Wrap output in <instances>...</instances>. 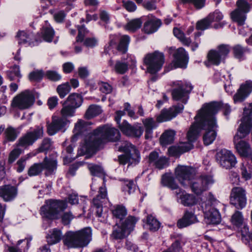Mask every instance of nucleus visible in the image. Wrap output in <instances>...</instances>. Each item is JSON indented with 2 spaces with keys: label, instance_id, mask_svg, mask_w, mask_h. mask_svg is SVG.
Returning a JSON list of instances; mask_svg holds the SVG:
<instances>
[{
  "label": "nucleus",
  "instance_id": "ddd939ff",
  "mask_svg": "<svg viewBox=\"0 0 252 252\" xmlns=\"http://www.w3.org/2000/svg\"><path fill=\"white\" fill-rule=\"evenodd\" d=\"M173 86L175 87L172 91L173 99L177 101L181 100L186 104L189 98V94L192 89L190 84L177 81L173 83Z\"/></svg>",
  "mask_w": 252,
  "mask_h": 252
},
{
  "label": "nucleus",
  "instance_id": "bb28decb",
  "mask_svg": "<svg viewBox=\"0 0 252 252\" xmlns=\"http://www.w3.org/2000/svg\"><path fill=\"white\" fill-rule=\"evenodd\" d=\"M18 43L26 46L34 45V42L39 40L30 31H21L17 34Z\"/></svg>",
  "mask_w": 252,
  "mask_h": 252
},
{
  "label": "nucleus",
  "instance_id": "dca6fc26",
  "mask_svg": "<svg viewBox=\"0 0 252 252\" xmlns=\"http://www.w3.org/2000/svg\"><path fill=\"white\" fill-rule=\"evenodd\" d=\"M213 183L214 180L211 176L204 175L195 179L193 178L189 185L194 193L200 194Z\"/></svg>",
  "mask_w": 252,
  "mask_h": 252
},
{
  "label": "nucleus",
  "instance_id": "7c9ffc66",
  "mask_svg": "<svg viewBox=\"0 0 252 252\" xmlns=\"http://www.w3.org/2000/svg\"><path fill=\"white\" fill-rule=\"evenodd\" d=\"M63 237L60 229L54 228L49 232L46 238L48 243L50 245H53L59 242Z\"/></svg>",
  "mask_w": 252,
  "mask_h": 252
},
{
  "label": "nucleus",
  "instance_id": "6e6552de",
  "mask_svg": "<svg viewBox=\"0 0 252 252\" xmlns=\"http://www.w3.org/2000/svg\"><path fill=\"white\" fill-rule=\"evenodd\" d=\"M215 202L214 197L209 193L207 200L201 204L205 221L208 224H217L220 221V215L219 211L213 206Z\"/></svg>",
  "mask_w": 252,
  "mask_h": 252
},
{
  "label": "nucleus",
  "instance_id": "4468645a",
  "mask_svg": "<svg viewBox=\"0 0 252 252\" xmlns=\"http://www.w3.org/2000/svg\"><path fill=\"white\" fill-rule=\"evenodd\" d=\"M230 51V48L228 45H221L219 46L217 50H210L207 55L208 64L218 65L223 62L228 55Z\"/></svg>",
  "mask_w": 252,
  "mask_h": 252
},
{
  "label": "nucleus",
  "instance_id": "37998d69",
  "mask_svg": "<svg viewBox=\"0 0 252 252\" xmlns=\"http://www.w3.org/2000/svg\"><path fill=\"white\" fill-rule=\"evenodd\" d=\"M252 113V103L250 104L248 108H245L244 109V116L241 120V123H243L244 119L248 118V120H246L244 127L250 126L252 129V117H250V115Z\"/></svg>",
  "mask_w": 252,
  "mask_h": 252
},
{
  "label": "nucleus",
  "instance_id": "0eeeda50",
  "mask_svg": "<svg viewBox=\"0 0 252 252\" xmlns=\"http://www.w3.org/2000/svg\"><path fill=\"white\" fill-rule=\"evenodd\" d=\"M67 204L63 201L48 200L45 202L40 210V214L44 219H55L59 214L67 208Z\"/></svg>",
  "mask_w": 252,
  "mask_h": 252
},
{
  "label": "nucleus",
  "instance_id": "ea45409f",
  "mask_svg": "<svg viewBox=\"0 0 252 252\" xmlns=\"http://www.w3.org/2000/svg\"><path fill=\"white\" fill-rule=\"evenodd\" d=\"M161 183L173 190L179 189L178 185L175 183L174 179L171 176L165 174L162 177Z\"/></svg>",
  "mask_w": 252,
  "mask_h": 252
},
{
  "label": "nucleus",
  "instance_id": "680f3d73",
  "mask_svg": "<svg viewBox=\"0 0 252 252\" xmlns=\"http://www.w3.org/2000/svg\"><path fill=\"white\" fill-rule=\"evenodd\" d=\"M45 76L49 79L54 81H57L60 80L62 76L57 72L53 70H48L45 73Z\"/></svg>",
  "mask_w": 252,
  "mask_h": 252
},
{
  "label": "nucleus",
  "instance_id": "a211bd4d",
  "mask_svg": "<svg viewBox=\"0 0 252 252\" xmlns=\"http://www.w3.org/2000/svg\"><path fill=\"white\" fill-rule=\"evenodd\" d=\"M216 158L220 166L225 169H230L234 167L237 163L235 156L231 151L225 149L218 152Z\"/></svg>",
  "mask_w": 252,
  "mask_h": 252
},
{
  "label": "nucleus",
  "instance_id": "1a4fd4ad",
  "mask_svg": "<svg viewBox=\"0 0 252 252\" xmlns=\"http://www.w3.org/2000/svg\"><path fill=\"white\" fill-rule=\"evenodd\" d=\"M126 114L124 111H117L115 120L118 125L119 127L123 133L129 136L140 137L143 134V129L138 125L131 126L126 121H124L121 123V117Z\"/></svg>",
  "mask_w": 252,
  "mask_h": 252
},
{
  "label": "nucleus",
  "instance_id": "aec40b11",
  "mask_svg": "<svg viewBox=\"0 0 252 252\" xmlns=\"http://www.w3.org/2000/svg\"><path fill=\"white\" fill-rule=\"evenodd\" d=\"M174 193L177 202L185 206H192L198 202L197 199L193 194L188 193L181 189L174 190Z\"/></svg>",
  "mask_w": 252,
  "mask_h": 252
},
{
  "label": "nucleus",
  "instance_id": "f8f14e48",
  "mask_svg": "<svg viewBox=\"0 0 252 252\" xmlns=\"http://www.w3.org/2000/svg\"><path fill=\"white\" fill-rule=\"evenodd\" d=\"M57 168V161L54 159H48L45 157L42 162L35 163L28 169V174L30 176H34L40 174L43 169L46 170L45 174L48 175L52 173Z\"/></svg>",
  "mask_w": 252,
  "mask_h": 252
},
{
  "label": "nucleus",
  "instance_id": "a18cd8bd",
  "mask_svg": "<svg viewBox=\"0 0 252 252\" xmlns=\"http://www.w3.org/2000/svg\"><path fill=\"white\" fill-rule=\"evenodd\" d=\"M101 112V109L100 107L96 105H91L89 106L85 113V117L87 119H91Z\"/></svg>",
  "mask_w": 252,
  "mask_h": 252
},
{
  "label": "nucleus",
  "instance_id": "f704fd0d",
  "mask_svg": "<svg viewBox=\"0 0 252 252\" xmlns=\"http://www.w3.org/2000/svg\"><path fill=\"white\" fill-rule=\"evenodd\" d=\"M117 227L114 228L112 237L115 239H122L127 237L129 234L124 228L120 224H116Z\"/></svg>",
  "mask_w": 252,
  "mask_h": 252
},
{
  "label": "nucleus",
  "instance_id": "9d476101",
  "mask_svg": "<svg viewBox=\"0 0 252 252\" xmlns=\"http://www.w3.org/2000/svg\"><path fill=\"white\" fill-rule=\"evenodd\" d=\"M144 64L147 66V72L155 74L159 71L164 63V55L162 53L155 52L147 54L144 59Z\"/></svg>",
  "mask_w": 252,
  "mask_h": 252
},
{
  "label": "nucleus",
  "instance_id": "c85d7f7f",
  "mask_svg": "<svg viewBox=\"0 0 252 252\" xmlns=\"http://www.w3.org/2000/svg\"><path fill=\"white\" fill-rule=\"evenodd\" d=\"M113 218L117 224L121 222L127 214L126 208L123 205L114 206L111 210Z\"/></svg>",
  "mask_w": 252,
  "mask_h": 252
},
{
  "label": "nucleus",
  "instance_id": "2eb2a0df",
  "mask_svg": "<svg viewBox=\"0 0 252 252\" xmlns=\"http://www.w3.org/2000/svg\"><path fill=\"white\" fill-rule=\"evenodd\" d=\"M195 175L193 168L184 165H179L175 169V176L184 187L188 186Z\"/></svg>",
  "mask_w": 252,
  "mask_h": 252
},
{
  "label": "nucleus",
  "instance_id": "79ce46f5",
  "mask_svg": "<svg viewBox=\"0 0 252 252\" xmlns=\"http://www.w3.org/2000/svg\"><path fill=\"white\" fill-rule=\"evenodd\" d=\"M142 22L140 18H136L129 21L125 26V29L130 32H134L140 28Z\"/></svg>",
  "mask_w": 252,
  "mask_h": 252
},
{
  "label": "nucleus",
  "instance_id": "9b49d317",
  "mask_svg": "<svg viewBox=\"0 0 252 252\" xmlns=\"http://www.w3.org/2000/svg\"><path fill=\"white\" fill-rule=\"evenodd\" d=\"M35 101L33 93L29 90H26L15 96L12 99L11 106L20 110L28 109Z\"/></svg>",
  "mask_w": 252,
  "mask_h": 252
},
{
  "label": "nucleus",
  "instance_id": "3c124183",
  "mask_svg": "<svg viewBox=\"0 0 252 252\" xmlns=\"http://www.w3.org/2000/svg\"><path fill=\"white\" fill-rule=\"evenodd\" d=\"M5 136L7 141H13L16 139L17 134L14 128L12 127H8L5 131Z\"/></svg>",
  "mask_w": 252,
  "mask_h": 252
},
{
  "label": "nucleus",
  "instance_id": "f03ea898",
  "mask_svg": "<svg viewBox=\"0 0 252 252\" xmlns=\"http://www.w3.org/2000/svg\"><path fill=\"white\" fill-rule=\"evenodd\" d=\"M120 137L119 130L111 126H99L86 137L83 147L84 152H94L101 144L108 141H117Z\"/></svg>",
  "mask_w": 252,
  "mask_h": 252
},
{
  "label": "nucleus",
  "instance_id": "39448f33",
  "mask_svg": "<svg viewBox=\"0 0 252 252\" xmlns=\"http://www.w3.org/2000/svg\"><path fill=\"white\" fill-rule=\"evenodd\" d=\"M116 147L125 154L119 156V161L121 164L135 165L140 161V154L136 148L127 141H119Z\"/></svg>",
  "mask_w": 252,
  "mask_h": 252
},
{
  "label": "nucleus",
  "instance_id": "0e129e2a",
  "mask_svg": "<svg viewBox=\"0 0 252 252\" xmlns=\"http://www.w3.org/2000/svg\"><path fill=\"white\" fill-rule=\"evenodd\" d=\"M99 90L103 93L109 94L112 92V88L110 85L106 82H100L98 83Z\"/></svg>",
  "mask_w": 252,
  "mask_h": 252
},
{
  "label": "nucleus",
  "instance_id": "423d86ee",
  "mask_svg": "<svg viewBox=\"0 0 252 252\" xmlns=\"http://www.w3.org/2000/svg\"><path fill=\"white\" fill-rule=\"evenodd\" d=\"M248 119H244L243 123L240 125L238 131L234 137L235 148L239 154L243 157H248L252 153L250 144L245 141L240 140L248 135L251 129L250 126L244 127L246 120H248Z\"/></svg>",
  "mask_w": 252,
  "mask_h": 252
},
{
  "label": "nucleus",
  "instance_id": "72a5a7b5",
  "mask_svg": "<svg viewBox=\"0 0 252 252\" xmlns=\"http://www.w3.org/2000/svg\"><path fill=\"white\" fill-rule=\"evenodd\" d=\"M160 25L159 20L148 21L144 24V31L147 33H152L158 30Z\"/></svg>",
  "mask_w": 252,
  "mask_h": 252
},
{
  "label": "nucleus",
  "instance_id": "6ab92c4d",
  "mask_svg": "<svg viewBox=\"0 0 252 252\" xmlns=\"http://www.w3.org/2000/svg\"><path fill=\"white\" fill-rule=\"evenodd\" d=\"M230 203L237 208L242 209L247 203L246 192L242 187L233 188L230 197Z\"/></svg>",
  "mask_w": 252,
  "mask_h": 252
},
{
  "label": "nucleus",
  "instance_id": "5701e85b",
  "mask_svg": "<svg viewBox=\"0 0 252 252\" xmlns=\"http://www.w3.org/2000/svg\"><path fill=\"white\" fill-rule=\"evenodd\" d=\"M184 109V106L181 105L179 106H173L169 109H163L158 116L157 120L158 122H163L170 121L175 117L177 115L181 112Z\"/></svg>",
  "mask_w": 252,
  "mask_h": 252
},
{
  "label": "nucleus",
  "instance_id": "4c0bfd02",
  "mask_svg": "<svg viewBox=\"0 0 252 252\" xmlns=\"http://www.w3.org/2000/svg\"><path fill=\"white\" fill-rule=\"evenodd\" d=\"M42 38L43 40L50 42L52 41L55 35V32L53 28L49 25H46L43 27L41 32Z\"/></svg>",
  "mask_w": 252,
  "mask_h": 252
},
{
  "label": "nucleus",
  "instance_id": "b1692460",
  "mask_svg": "<svg viewBox=\"0 0 252 252\" xmlns=\"http://www.w3.org/2000/svg\"><path fill=\"white\" fill-rule=\"evenodd\" d=\"M252 91V82L246 81L242 84L237 93L233 96L235 103L241 102L244 101Z\"/></svg>",
  "mask_w": 252,
  "mask_h": 252
},
{
  "label": "nucleus",
  "instance_id": "603ef678",
  "mask_svg": "<svg viewBox=\"0 0 252 252\" xmlns=\"http://www.w3.org/2000/svg\"><path fill=\"white\" fill-rule=\"evenodd\" d=\"M115 69L116 72L124 74L128 70V64L126 63L118 61L115 64Z\"/></svg>",
  "mask_w": 252,
  "mask_h": 252
},
{
  "label": "nucleus",
  "instance_id": "13d9d810",
  "mask_svg": "<svg viewBox=\"0 0 252 252\" xmlns=\"http://www.w3.org/2000/svg\"><path fill=\"white\" fill-rule=\"evenodd\" d=\"M168 165L167 158L164 156L160 157L154 166L159 169H161L167 167Z\"/></svg>",
  "mask_w": 252,
  "mask_h": 252
},
{
  "label": "nucleus",
  "instance_id": "58836bf2",
  "mask_svg": "<svg viewBox=\"0 0 252 252\" xmlns=\"http://www.w3.org/2000/svg\"><path fill=\"white\" fill-rule=\"evenodd\" d=\"M146 225L150 230L155 232L159 228L160 223L152 215H148L147 217Z\"/></svg>",
  "mask_w": 252,
  "mask_h": 252
},
{
  "label": "nucleus",
  "instance_id": "e433bc0d",
  "mask_svg": "<svg viewBox=\"0 0 252 252\" xmlns=\"http://www.w3.org/2000/svg\"><path fill=\"white\" fill-rule=\"evenodd\" d=\"M175 132L172 130L165 131L160 138V142L161 145L165 146L172 143L174 139Z\"/></svg>",
  "mask_w": 252,
  "mask_h": 252
},
{
  "label": "nucleus",
  "instance_id": "49530a36",
  "mask_svg": "<svg viewBox=\"0 0 252 252\" xmlns=\"http://www.w3.org/2000/svg\"><path fill=\"white\" fill-rule=\"evenodd\" d=\"M173 33L184 45H189L191 43L190 39L186 37L184 32L178 28H174L173 29Z\"/></svg>",
  "mask_w": 252,
  "mask_h": 252
},
{
  "label": "nucleus",
  "instance_id": "774afa93",
  "mask_svg": "<svg viewBox=\"0 0 252 252\" xmlns=\"http://www.w3.org/2000/svg\"><path fill=\"white\" fill-rule=\"evenodd\" d=\"M181 250V247L180 242L176 241L172 244L170 247L162 252H180Z\"/></svg>",
  "mask_w": 252,
  "mask_h": 252
},
{
  "label": "nucleus",
  "instance_id": "412c9836",
  "mask_svg": "<svg viewBox=\"0 0 252 252\" xmlns=\"http://www.w3.org/2000/svg\"><path fill=\"white\" fill-rule=\"evenodd\" d=\"M199 131L198 128H195V125H192L191 126L187 133L188 142H181L178 145L181 154L188 152L192 148L193 145L191 143L197 139L199 134Z\"/></svg>",
  "mask_w": 252,
  "mask_h": 252
},
{
  "label": "nucleus",
  "instance_id": "de8ad7c7",
  "mask_svg": "<svg viewBox=\"0 0 252 252\" xmlns=\"http://www.w3.org/2000/svg\"><path fill=\"white\" fill-rule=\"evenodd\" d=\"M130 41V37L126 35H123L120 39V43L118 46V50L122 53H125L127 49Z\"/></svg>",
  "mask_w": 252,
  "mask_h": 252
},
{
  "label": "nucleus",
  "instance_id": "052dcab7",
  "mask_svg": "<svg viewBox=\"0 0 252 252\" xmlns=\"http://www.w3.org/2000/svg\"><path fill=\"white\" fill-rule=\"evenodd\" d=\"M107 190L105 187H101L99 188L98 194L94 199H97V202H103L107 198Z\"/></svg>",
  "mask_w": 252,
  "mask_h": 252
},
{
  "label": "nucleus",
  "instance_id": "7ed1b4c3",
  "mask_svg": "<svg viewBox=\"0 0 252 252\" xmlns=\"http://www.w3.org/2000/svg\"><path fill=\"white\" fill-rule=\"evenodd\" d=\"M43 127L38 126L35 128L27 132L24 135L20 137L16 147L9 154L8 161L9 163H13L22 154V150L20 147L27 148L32 145L36 140L43 137Z\"/></svg>",
  "mask_w": 252,
  "mask_h": 252
},
{
  "label": "nucleus",
  "instance_id": "a19ab883",
  "mask_svg": "<svg viewBox=\"0 0 252 252\" xmlns=\"http://www.w3.org/2000/svg\"><path fill=\"white\" fill-rule=\"evenodd\" d=\"M93 205L96 209V214L99 220L101 222H104L107 218V214L102 212V207L101 202H97V199H94L93 201Z\"/></svg>",
  "mask_w": 252,
  "mask_h": 252
},
{
  "label": "nucleus",
  "instance_id": "c756f323",
  "mask_svg": "<svg viewBox=\"0 0 252 252\" xmlns=\"http://www.w3.org/2000/svg\"><path fill=\"white\" fill-rule=\"evenodd\" d=\"M139 220V218L133 216H128L125 220L119 223L130 234L133 231L136 223Z\"/></svg>",
  "mask_w": 252,
  "mask_h": 252
},
{
  "label": "nucleus",
  "instance_id": "f3484780",
  "mask_svg": "<svg viewBox=\"0 0 252 252\" xmlns=\"http://www.w3.org/2000/svg\"><path fill=\"white\" fill-rule=\"evenodd\" d=\"M237 8L231 13L232 19L239 25H243L247 18L246 14L251 9V5L248 2L237 1Z\"/></svg>",
  "mask_w": 252,
  "mask_h": 252
},
{
  "label": "nucleus",
  "instance_id": "6e6d98bb",
  "mask_svg": "<svg viewBox=\"0 0 252 252\" xmlns=\"http://www.w3.org/2000/svg\"><path fill=\"white\" fill-rule=\"evenodd\" d=\"M43 75L42 70H37L31 72L29 74V77L31 81L38 82L41 80Z\"/></svg>",
  "mask_w": 252,
  "mask_h": 252
},
{
  "label": "nucleus",
  "instance_id": "473e14b6",
  "mask_svg": "<svg viewBox=\"0 0 252 252\" xmlns=\"http://www.w3.org/2000/svg\"><path fill=\"white\" fill-rule=\"evenodd\" d=\"M89 124L82 120H79L75 125L73 130L74 135L72 138L73 140L80 134L88 130Z\"/></svg>",
  "mask_w": 252,
  "mask_h": 252
},
{
  "label": "nucleus",
  "instance_id": "20e7f679",
  "mask_svg": "<svg viewBox=\"0 0 252 252\" xmlns=\"http://www.w3.org/2000/svg\"><path fill=\"white\" fill-rule=\"evenodd\" d=\"M92 230L87 227L76 231H69L63 237V245L68 249L84 247L91 240Z\"/></svg>",
  "mask_w": 252,
  "mask_h": 252
},
{
  "label": "nucleus",
  "instance_id": "a878e982",
  "mask_svg": "<svg viewBox=\"0 0 252 252\" xmlns=\"http://www.w3.org/2000/svg\"><path fill=\"white\" fill-rule=\"evenodd\" d=\"M18 190L15 187L8 185L0 187V196L5 201L13 200L17 196Z\"/></svg>",
  "mask_w": 252,
  "mask_h": 252
},
{
  "label": "nucleus",
  "instance_id": "69168bd1",
  "mask_svg": "<svg viewBox=\"0 0 252 252\" xmlns=\"http://www.w3.org/2000/svg\"><path fill=\"white\" fill-rule=\"evenodd\" d=\"M245 51V49L239 45H237L233 47L234 56L237 59H241Z\"/></svg>",
  "mask_w": 252,
  "mask_h": 252
},
{
  "label": "nucleus",
  "instance_id": "338daca9",
  "mask_svg": "<svg viewBox=\"0 0 252 252\" xmlns=\"http://www.w3.org/2000/svg\"><path fill=\"white\" fill-rule=\"evenodd\" d=\"M159 158L158 153L156 151H153L149 155L148 162L154 166Z\"/></svg>",
  "mask_w": 252,
  "mask_h": 252
},
{
  "label": "nucleus",
  "instance_id": "2f4dec72",
  "mask_svg": "<svg viewBox=\"0 0 252 252\" xmlns=\"http://www.w3.org/2000/svg\"><path fill=\"white\" fill-rule=\"evenodd\" d=\"M65 102L76 109L82 105L83 98L80 94L73 93L68 96Z\"/></svg>",
  "mask_w": 252,
  "mask_h": 252
},
{
  "label": "nucleus",
  "instance_id": "f257e3e1",
  "mask_svg": "<svg viewBox=\"0 0 252 252\" xmlns=\"http://www.w3.org/2000/svg\"><path fill=\"white\" fill-rule=\"evenodd\" d=\"M220 108L224 110L226 116L231 111L230 106L227 104L211 102L203 105L194 118L195 122L193 125H195V128H198L199 132L201 129L205 130L203 141L206 145L212 144L216 138L217 125L215 116Z\"/></svg>",
  "mask_w": 252,
  "mask_h": 252
},
{
  "label": "nucleus",
  "instance_id": "864d4df0",
  "mask_svg": "<svg viewBox=\"0 0 252 252\" xmlns=\"http://www.w3.org/2000/svg\"><path fill=\"white\" fill-rule=\"evenodd\" d=\"M207 17L212 23L214 22H220L223 19V15L221 12L216 10L213 13H210Z\"/></svg>",
  "mask_w": 252,
  "mask_h": 252
},
{
  "label": "nucleus",
  "instance_id": "8fccbe9b",
  "mask_svg": "<svg viewBox=\"0 0 252 252\" xmlns=\"http://www.w3.org/2000/svg\"><path fill=\"white\" fill-rule=\"evenodd\" d=\"M57 91L60 96L63 98L70 91V86L68 83H65L59 85L57 88Z\"/></svg>",
  "mask_w": 252,
  "mask_h": 252
},
{
  "label": "nucleus",
  "instance_id": "c03bdc74",
  "mask_svg": "<svg viewBox=\"0 0 252 252\" xmlns=\"http://www.w3.org/2000/svg\"><path fill=\"white\" fill-rule=\"evenodd\" d=\"M75 108L65 102L61 110V113L62 116V117L67 119V117H73L75 113Z\"/></svg>",
  "mask_w": 252,
  "mask_h": 252
},
{
  "label": "nucleus",
  "instance_id": "c9c22d12",
  "mask_svg": "<svg viewBox=\"0 0 252 252\" xmlns=\"http://www.w3.org/2000/svg\"><path fill=\"white\" fill-rule=\"evenodd\" d=\"M7 76L8 79L11 81L17 80V82H20L22 75L20 73L19 66L16 65H14L12 68L7 72Z\"/></svg>",
  "mask_w": 252,
  "mask_h": 252
},
{
  "label": "nucleus",
  "instance_id": "5fc2aeb1",
  "mask_svg": "<svg viewBox=\"0 0 252 252\" xmlns=\"http://www.w3.org/2000/svg\"><path fill=\"white\" fill-rule=\"evenodd\" d=\"M211 23L208 19V17L204 18L196 23V29L200 30H204L209 28L210 26Z\"/></svg>",
  "mask_w": 252,
  "mask_h": 252
},
{
  "label": "nucleus",
  "instance_id": "393cba45",
  "mask_svg": "<svg viewBox=\"0 0 252 252\" xmlns=\"http://www.w3.org/2000/svg\"><path fill=\"white\" fill-rule=\"evenodd\" d=\"M174 68H186L188 62V56L183 48H179L174 54Z\"/></svg>",
  "mask_w": 252,
  "mask_h": 252
},
{
  "label": "nucleus",
  "instance_id": "4be33fe9",
  "mask_svg": "<svg viewBox=\"0 0 252 252\" xmlns=\"http://www.w3.org/2000/svg\"><path fill=\"white\" fill-rule=\"evenodd\" d=\"M69 123V121L65 118L53 116L52 122L48 126L47 131L49 135H54L63 129Z\"/></svg>",
  "mask_w": 252,
  "mask_h": 252
},
{
  "label": "nucleus",
  "instance_id": "bf43d9fd",
  "mask_svg": "<svg viewBox=\"0 0 252 252\" xmlns=\"http://www.w3.org/2000/svg\"><path fill=\"white\" fill-rule=\"evenodd\" d=\"M243 220L242 215L241 212L237 211L232 216V222L235 225L239 226L242 224Z\"/></svg>",
  "mask_w": 252,
  "mask_h": 252
},
{
  "label": "nucleus",
  "instance_id": "e2e57ef3",
  "mask_svg": "<svg viewBox=\"0 0 252 252\" xmlns=\"http://www.w3.org/2000/svg\"><path fill=\"white\" fill-rule=\"evenodd\" d=\"M78 34L76 38V42H82L86 35L88 33L87 31L84 26L78 27Z\"/></svg>",
  "mask_w": 252,
  "mask_h": 252
},
{
  "label": "nucleus",
  "instance_id": "4d7b16f0",
  "mask_svg": "<svg viewBox=\"0 0 252 252\" xmlns=\"http://www.w3.org/2000/svg\"><path fill=\"white\" fill-rule=\"evenodd\" d=\"M145 128L154 129L158 125L156 121L152 118H148L142 120Z\"/></svg>",
  "mask_w": 252,
  "mask_h": 252
},
{
  "label": "nucleus",
  "instance_id": "09e8293b",
  "mask_svg": "<svg viewBox=\"0 0 252 252\" xmlns=\"http://www.w3.org/2000/svg\"><path fill=\"white\" fill-rule=\"evenodd\" d=\"M87 166L92 175L98 177L104 176L103 170L101 166L93 164H88Z\"/></svg>",
  "mask_w": 252,
  "mask_h": 252
},
{
  "label": "nucleus",
  "instance_id": "cd10ccee",
  "mask_svg": "<svg viewBox=\"0 0 252 252\" xmlns=\"http://www.w3.org/2000/svg\"><path fill=\"white\" fill-rule=\"evenodd\" d=\"M196 216L193 213L189 212H186L183 217L177 222V226L179 228L187 227L193 223L197 222Z\"/></svg>",
  "mask_w": 252,
  "mask_h": 252
}]
</instances>
